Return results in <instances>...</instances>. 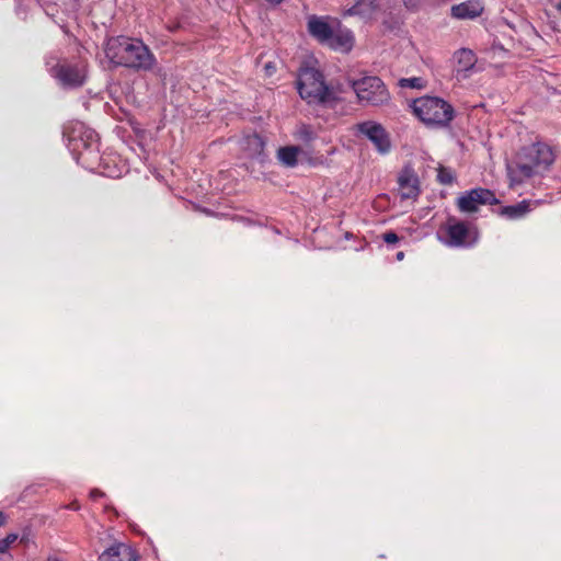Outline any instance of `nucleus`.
Instances as JSON below:
<instances>
[{
  "label": "nucleus",
  "mask_w": 561,
  "mask_h": 561,
  "mask_svg": "<svg viewBox=\"0 0 561 561\" xmlns=\"http://www.w3.org/2000/svg\"><path fill=\"white\" fill-rule=\"evenodd\" d=\"M104 53L110 64L135 70L151 71L157 66V58L140 39L116 36L107 39Z\"/></svg>",
  "instance_id": "f257e3e1"
},
{
  "label": "nucleus",
  "mask_w": 561,
  "mask_h": 561,
  "mask_svg": "<svg viewBox=\"0 0 561 561\" xmlns=\"http://www.w3.org/2000/svg\"><path fill=\"white\" fill-rule=\"evenodd\" d=\"M554 154L545 144H534L523 148L514 162L507 164V173L513 184H519L526 179L540 174L552 164Z\"/></svg>",
  "instance_id": "f03ea898"
},
{
  "label": "nucleus",
  "mask_w": 561,
  "mask_h": 561,
  "mask_svg": "<svg viewBox=\"0 0 561 561\" xmlns=\"http://www.w3.org/2000/svg\"><path fill=\"white\" fill-rule=\"evenodd\" d=\"M410 107L413 114L427 127L445 128L455 116L450 103L439 96L424 95L412 101Z\"/></svg>",
  "instance_id": "7ed1b4c3"
},
{
  "label": "nucleus",
  "mask_w": 561,
  "mask_h": 561,
  "mask_svg": "<svg viewBox=\"0 0 561 561\" xmlns=\"http://www.w3.org/2000/svg\"><path fill=\"white\" fill-rule=\"evenodd\" d=\"M297 89L301 99L310 104H328L331 105L339 100L341 90L329 88L324 83L322 73L314 68L301 69Z\"/></svg>",
  "instance_id": "20e7f679"
},
{
  "label": "nucleus",
  "mask_w": 561,
  "mask_h": 561,
  "mask_svg": "<svg viewBox=\"0 0 561 561\" xmlns=\"http://www.w3.org/2000/svg\"><path fill=\"white\" fill-rule=\"evenodd\" d=\"M351 85L360 103L380 106L387 104L390 100L389 91L378 77H364L351 81Z\"/></svg>",
  "instance_id": "39448f33"
},
{
  "label": "nucleus",
  "mask_w": 561,
  "mask_h": 561,
  "mask_svg": "<svg viewBox=\"0 0 561 561\" xmlns=\"http://www.w3.org/2000/svg\"><path fill=\"white\" fill-rule=\"evenodd\" d=\"M497 203L493 192L486 188H473L458 198L457 205L463 213L477 211L480 205Z\"/></svg>",
  "instance_id": "423d86ee"
},
{
  "label": "nucleus",
  "mask_w": 561,
  "mask_h": 561,
  "mask_svg": "<svg viewBox=\"0 0 561 561\" xmlns=\"http://www.w3.org/2000/svg\"><path fill=\"white\" fill-rule=\"evenodd\" d=\"M358 131L367 137L381 154L388 153L391 142L386 129L376 122H364L357 125Z\"/></svg>",
  "instance_id": "0eeeda50"
},
{
  "label": "nucleus",
  "mask_w": 561,
  "mask_h": 561,
  "mask_svg": "<svg viewBox=\"0 0 561 561\" xmlns=\"http://www.w3.org/2000/svg\"><path fill=\"white\" fill-rule=\"evenodd\" d=\"M337 22V20L330 16L310 15L307 22V30L319 43L327 45Z\"/></svg>",
  "instance_id": "6e6552de"
},
{
  "label": "nucleus",
  "mask_w": 561,
  "mask_h": 561,
  "mask_svg": "<svg viewBox=\"0 0 561 561\" xmlns=\"http://www.w3.org/2000/svg\"><path fill=\"white\" fill-rule=\"evenodd\" d=\"M354 45V33L350 28L343 26L340 22L335 23L334 32H332V35L325 46L333 50L347 54L353 49Z\"/></svg>",
  "instance_id": "1a4fd4ad"
},
{
  "label": "nucleus",
  "mask_w": 561,
  "mask_h": 561,
  "mask_svg": "<svg viewBox=\"0 0 561 561\" xmlns=\"http://www.w3.org/2000/svg\"><path fill=\"white\" fill-rule=\"evenodd\" d=\"M64 85H81L85 78V67L83 64H65L59 66L54 75Z\"/></svg>",
  "instance_id": "9d476101"
},
{
  "label": "nucleus",
  "mask_w": 561,
  "mask_h": 561,
  "mask_svg": "<svg viewBox=\"0 0 561 561\" xmlns=\"http://www.w3.org/2000/svg\"><path fill=\"white\" fill-rule=\"evenodd\" d=\"M447 234L449 237L447 244L451 247H468L473 244L478 239L477 233L469 230L462 222L448 225Z\"/></svg>",
  "instance_id": "9b49d317"
},
{
  "label": "nucleus",
  "mask_w": 561,
  "mask_h": 561,
  "mask_svg": "<svg viewBox=\"0 0 561 561\" xmlns=\"http://www.w3.org/2000/svg\"><path fill=\"white\" fill-rule=\"evenodd\" d=\"M399 193L402 199H415L420 194L419 178L412 168H404L399 178Z\"/></svg>",
  "instance_id": "f8f14e48"
},
{
  "label": "nucleus",
  "mask_w": 561,
  "mask_h": 561,
  "mask_svg": "<svg viewBox=\"0 0 561 561\" xmlns=\"http://www.w3.org/2000/svg\"><path fill=\"white\" fill-rule=\"evenodd\" d=\"M483 9L481 0H467L453 5L450 9V15L457 20H472L480 16Z\"/></svg>",
  "instance_id": "ddd939ff"
},
{
  "label": "nucleus",
  "mask_w": 561,
  "mask_h": 561,
  "mask_svg": "<svg viewBox=\"0 0 561 561\" xmlns=\"http://www.w3.org/2000/svg\"><path fill=\"white\" fill-rule=\"evenodd\" d=\"M379 10V4L376 0H358L350 8L345 9L343 16H357L362 20H369Z\"/></svg>",
  "instance_id": "4468645a"
},
{
  "label": "nucleus",
  "mask_w": 561,
  "mask_h": 561,
  "mask_svg": "<svg viewBox=\"0 0 561 561\" xmlns=\"http://www.w3.org/2000/svg\"><path fill=\"white\" fill-rule=\"evenodd\" d=\"M100 561H136L137 553L129 546L115 543L102 552Z\"/></svg>",
  "instance_id": "2eb2a0df"
},
{
  "label": "nucleus",
  "mask_w": 561,
  "mask_h": 561,
  "mask_svg": "<svg viewBox=\"0 0 561 561\" xmlns=\"http://www.w3.org/2000/svg\"><path fill=\"white\" fill-rule=\"evenodd\" d=\"M455 59L457 62L458 72H467L471 70L477 62L474 53L467 48H461L457 50L455 53Z\"/></svg>",
  "instance_id": "dca6fc26"
},
{
  "label": "nucleus",
  "mask_w": 561,
  "mask_h": 561,
  "mask_svg": "<svg viewBox=\"0 0 561 561\" xmlns=\"http://www.w3.org/2000/svg\"><path fill=\"white\" fill-rule=\"evenodd\" d=\"M299 152V147L287 146L278 149L277 157L284 165L293 168L297 164V158Z\"/></svg>",
  "instance_id": "f3484780"
},
{
  "label": "nucleus",
  "mask_w": 561,
  "mask_h": 561,
  "mask_svg": "<svg viewBox=\"0 0 561 561\" xmlns=\"http://www.w3.org/2000/svg\"><path fill=\"white\" fill-rule=\"evenodd\" d=\"M529 203L523 201L516 205L507 206L502 209V215L511 218L517 219L523 217L526 213L529 211Z\"/></svg>",
  "instance_id": "a211bd4d"
},
{
  "label": "nucleus",
  "mask_w": 561,
  "mask_h": 561,
  "mask_svg": "<svg viewBox=\"0 0 561 561\" xmlns=\"http://www.w3.org/2000/svg\"><path fill=\"white\" fill-rule=\"evenodd\" d=\"M247 149L249 150V156L261 154L264 148V142L262 138L257 135H251L247 137Z\"/></svg>",
  "instance_id": "6ab92c4d"
},
{
  "label": "nucleus",
  "mask_w": 561,
  "mask_h": 561,
  "mask_svg": "<svg viewBox=\"0 0 561 561\" xmlns=\"http://www.w3.org/2000/svg\"><path fill=\"white\" fill-rule=\"evenodd\" d=\"M399 85L401 88H409V89L421 90V89H424L426 87V81L423 78H420V77L403 78V79H400Z\"/></svg>",
  "instance_id": "aec40b11"
},
{
  "label": "nucleus",
  "mask_w": 561,
  "mask_h": 561,
  "mask_svg": "<svg viewBox=\"0 0 561 561\" xmlns=\"http://www.w3.org/2000/svg\"><path fill=\"white\" fill-rule=\"evenodd\" d=\"M295 137L301 141L309 142L314 138V133L310 126L300 125L295 131Z\"/></svg>",
  "instance_id": "412c9836"
},
{
  "label": "nucleus",
  "mask_w": 561,
  "mask_h": 561,
  "mask_svg": "<svg viewBox=\"0 0 561 561\" xmlns=\"http://www.w3.org/2000/svg\"><path fill=\"white\" fill-rule=\"evenodd\" d=\"M19 536L16 534H9L5 538L0 540V554H3L8 551L11 545H13L18 540Z\"/></svg>",
  "instance_id": "4be33fe9"
},
{
  "label": "nucleus",
  "mask_w": 561,
  "mask_h": 561,
  "mask_svg": "<svg viewBox=\"0 0 561 561\" xmlns=\"http://www.w3.org/2000/svg\"><path fill=\"white\" fill-rule=\"evenodd\" d=\"M437 178H438V181L443 184H449L453 181L451 174L444 169L438 170Z\"/></svg>",
  "instance_id": "5701e85b"
},
{
  "label": "nucleus",
  "mask_w": 561,
  "mask_h": 561,
  "mask_svg": "<svg viewBox=\"0 0 561 561\" xmlns=\"http://www.w3.org/2000/svg\"><path fill=\"white\" fill-rule=\"evenodd\" d=\"M399 238L394 232H387L383 234V241L386 243L392 244L398 242Z\"/></svg>",
  "instance_id": "b1692460"
},
{
  "label": "nucleus",
  "mask_w": 561,
  "mask_h": 561,
  "mask_svg": "<svg viewBox=\"0 0 561 561\" xmlns=\"http://www.w3.org/2000/svg\"><path fill=\"white\" fill-rule=\"evenodd\" d=\"M403 3L409 9H415L417 1L416 0H403Z\"/></svg>",
  "instance_id": "393cba45"
},
{
  "label": "nucleus",
  "mask_w": 561,
  "mask_h": 561,
  "mask_svg": "<svg viewBox=\"0 0 561 561\" xmlns=\"http://www.w3.org/2000/svg\"><path fill=\"white\" fill-rule=\"evenodd\" d=\"M90 496H91V499L96 500V499L103 496V493L100 490H92L90 492Z\"/></svg>",
  "instance_id": "a878e982"
},
{
  "label": "nucleus",
  "mask_w": 561,
  "mask_h": 561,
  "mask_svg": "<svg viewBox=\"0 0 561 561\" xmlns=\"http://www.w3.org/2000/svg\"><path fill=\"white\" fill-rule=\"evenodd\" d=\"M5 522H7V516L4 515V513H3V512H0V527H1L2 525H4V524H5Z\"/></svg>",
  "instance_id": "bb28decb"
},
{
  "label": "nucleus",
  "mask_w": 561,
  "mask_h": 561,
  "mask_svg": "<svg viewBox=\"0 0 561 561\" xmlns=\"http://www.w3.org/2000/svg\"><path fill=\"white\" fill-rule=\"evenodd\" d=\"M46 561H64V560L53 556V557H48Z\"/></svg>",
  "instance_id": "cd10ccee"
},
{
  "label": "nucleus",
  "mask_w": 561,
  "mask_h": 561,
  "mask_svg": "<svg viewBox=\"0 0 561 561\" xmlns=\"http://www.w3.org/2000/svg\"><path fill=\"white\" fill-rule=\"evenodd\" d=\"M265 69H266V71L270 73V72H271V70H274V67H273L271 64H266V65H265Z\"/></svg>",
  "instance_id": "c85d7f7f"
},
{
  "label": "nucleus",
  "mask_w": 561,
  "mask_h": 561,
  "mask_svg": "<svg viewBox=\"0 0 561 561\" xmlns=\"http://www.w3.org/2000/svg\"><path fill=\"white\" fill-rule=\"evenodd\" d=\"M397 259H398V260H402V259H403V252H399V253L397 254Z\"/></svg>",
  "instance_id": "c756f323"
},
{
  "label": "nucleus",
  "mask_w": 561,
  "mask_h": 561,
  "mask_svg": "<svg viewBox=\"0 0 561 561\" xmlns=\"http://www.w3.org/2000/svg\"><path fill=\"white\" fill-rule=\"evenodd\" d=\"M71 508L77 510L78 506H76L75 504H71Z\"/></svg>",
  "instance_id": "7c9ffc66"
},
{
  "label": "nucleus",
  "mask_w": 561,
  "mask_h": 561,
  "mask_svg": "<svg viewBox=\"0 0 561 561\" xmlns=\"http://www.w3.org/2000/svg\"><path fill=\"white\" fill-rule=\"evenodd\" d=\"M558 9L561 11V2L559 3Z\"/></svg>",
  "instance_id": "2f4dec72"
}]
</instances>
